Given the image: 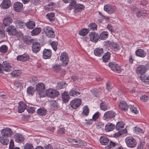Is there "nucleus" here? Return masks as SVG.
Returning <instances> with one entry per match:
<instances>
[{
	"label": "nucleus",
	"mask_w": 149,
	"mask_h": 149,
	"mask_svg": "<svg viewBox=\"0 0 149 149\" xmlns=\"http://www.w3.org/2000/svg\"><path fill=\"white\" fill-rule=\"evenodd\" d=\"M45 86L41 82L38 83L36 86V90L38 92V95L40 97H44L45 93Z\"/></svg>",
	"instance_id": "obj_3"
},
{
	"label": "nucleus",
	"mask_w": 149,
	"mask_h": 149,
	"mask_svg": "<svg viewBox=\"0 0 149 149\" xmlns=\"http://www.w3.org/2000/svg\"><path fill=\"white\" fill-rule=\"evenodd\" d=\"M103 53V49L102 48H97L94 50V53L97 56H102Z\"/></svg>",
	"instance_id": "obj_30"
},
{
	"label": "nucleus",
	"mask_w": 149,
	"mask_h": 149,
	"mask_svg": "<svg viewBox=\"0 0 149 149\" xmlns=\"http://www.w3.org/2000/svg\"><path fill=\"white\" fill-rule=\"evenodd\" d=\"M100 109L104 111L108 110L109 108V107L107 103L106 102L102 101L100 104Z\"/></svg>",
	"instance_id": "obj_29"
},
{
	"label": "nucleus",
	"mask_w": 149,
	"mask_h": 149,
	"mask_svg": "<svg viewBox=\"0 0 149 149\" xmlns=\"http://www.w3.org/2000/svg\"><path fill=\"white\" fill-rule=\"evenodd\" d=\"M110 47L115 52L118 51L120 50V47L119 45L116 43L113 42H111L109 44Z\"/></svg>",
	"instance_id": "obj_25"
},
{
	"label": "nucleus",
	"mask_w": 149,
	"mask_h": 149,
	"mask_svg": "<svg viewBox=\"0 0 149 149\" xmlns=\"http://www.w3.org/2000/svg\"><path fill=\"white\" fill-rule=\"evenodd\" d=\"M50 104L51 107L56 109L58 107V105L56 101L52 100L49 102Z\"/></svg>",
	"instance_id": "obj_43"
},
{
	"label": "nucleus",
	"mask_w": 149,
	"mask_h": 149,
	"mask_svg": "<svg viewBox=\"0 0 149 149\" xmlns=\"http://www.w3.org/2000/svg\"><path fill=\"white\" fill-rule=\"evenodd\" d=\"M81 103V100L80 99H76L72 100L70 102V105L73 109L78 107Z\"/></svg>",
	"instance_id": "obj_8"
},
{
	"label": "nucleus",
	"mask_w": 149,
	"mask_h": 149,
	"mask_svg": "<svg viewBox=\"0 0 149 149\" xmlns=\"http://www.w3.org/2000/svg\"><path fill=\"white\" fill-rule=\"evenodd\" d=\"M30 58L29 55L27 54L17 56V59L18 61L25 62L29 60Z\"/></svg>",
	"instance_id": "obj_17"
},
{
	"label": "nucleus",
	"mask_w": 149,
	"mask_h": 149,
	"mask_svg": "<svg viewBox=\"0 0 149 149\" xmlns=\"http://www.w3.org/2000/svg\"><path fill=\"white\" fill-rule=\"evenodd\" d=\"M11 5V2L10 0H3L1 6L3 9H6L10 7Z\"/></svg>",
	"instance_id": "obj_20"
},
{
	"label": "nucleus",
	"mask_w": 149,
	"mask_h": 149,
	"mask_svg": "<svg viewBox=\"0 0 149 149\" xmlns=\"http://www.w3.org/2000/svg\"><path fill=\"white\" fill-rule=\"evenodd\" d=\"M43 30L45 35L48 37L53 38L55 37V35L54 32L50 26H45L43 28Z\"/></svg>",
	"instance_id": "obj_4"
},
{
	"label": "nucleus",
	"mask_w": 149,
	"mask_h": 149,
	"mask_svg": "<svg viewBox=\"0 0 149 149\" xmlns=\"http://www.w3.org/2000/svg\"><path fill=\"white\" fill-rule=\"evenodd\" d=\"M12 22V18L9 17H6L4 18L3 20V25L5 26H7Z\"/></svg>",
	"instance_id": "obj_27"
},
{
	"label": "nucleus",
	"mask_w": 149,
	"mask_h": 149,
	"mask_svg": "<svg viewBox=\"0 0 149 149\" xmlns=\"http://www.w3.org/2000/svg\"><path fill=\"white\" fill-rule=\"evenodd\" d=\"M5 31L3 28L1 26H0V37L2 38L5 37Z\"/></svg>",
	"instance_id": "obj_60"
},
{
	"label": "nucleus",
	"mask_w": 149,
	"mask_h": 149,
	"mask_svg": "<svg viewBox=\"0 0 149 149\" xmlns=\"http://www.w3.org/2000/svg\"><path fill=\"white\" fill-rule=\"evenodd\" d=\"M88 26L91 30L93 31L97 29V25L94 23H91L88 25Z\"/></svg>",
	"instance_id": "obj_57"
},
{
	"label": "nucleus",
	"mask_w": 149,
	"mask_h": 149,
	"mask_svg": "<svg viewBox=\"0 0 149 149\" xmlns=\"http://www.w3.org/2000/svg\"><path fill=\"white\" fill-rule=\"evenodd\" d=\"M125 142L127 146L130 148H134L137 145L136 139L132 137H127L125 139Z\"/></svg>",
	"instance_id": "obj_1"
},
{
	"label": "nucleus",
	"mask_w": 149,
	"mask_h": 149,
	"mask_svg": "<svg viewBox=\"0 0 149 149\" xmlns=\"http://www.w3.org/2000/svg\"><path fill=\"white\" fill-rule=\"evenodd\" d=\"M100 141L102 145H106L109 142V140L106 136H102L100 139Z\"/></svg>",
	"instance_id": "obj_33"
},
{
	"label": "nucleus",
	"mask_w": 149,
	"mask_h": 149,
	"mask_svg": "<svg viewBox=\"0 0 149 149\" xmlns=\"http://www.w3.org/2000/svg\"><path fill=\"white\" fill-rule=\"evenodd\" d=\"M32 49L34 52H38L40 49V44L38 42H33L32 46Z\"/></svg>",
	"instance_id": "obj_21"
},
{
	"label": "nucleus",
	"mask_w": 149,
	"mask_h": 149,
	"mask_svg": "<svg viewBox=\"0 0 149 149\" xmlns=\"http://www.w3.org/2000/svg\"><path fill=\"white\" fill-rule=\"evenodd\" d=\"M46 95L48 97L51 98H54L59 95V92L57 91L52 89L47 90L46 92Z\"/></svg>",
	"instance_id": "obj_6"
},
{
	"label": "nucleus",
	"mask_w": 149,
	"mask_h": 149,
	"mask_svg": "<svg viewBox=\"0 0 149 149\" xmlns=\"http://www.w3.org/2000/svg\"><path fill=\"white\" fill-rule=\"evenodd\" d=\"M21 73V71L19 70H15L11 73V74L13 77H17Z\"/></svg>",
	"instance_id": "obj_54"
},
{
	"label": "nucleus",
	"mask_w": 149,
	"mask_h": 149,
	"mask_svg": "<svg viewBox=\"0 0 149 149\" xmlns=\"http://www.w3.org/2000/svg\"><path fill=\"white\" fill-rule=\"evenodd\" d=\"M73 143L74 145H79L80 146H85L86 145V143L79 140L76 141L74 139L73 141Z\"/></svg>",
	"instance_id": "obj_50"
},
{
	"label": "nucleus",
	"mask_w": 149,
	"mask_h": 149,
	"mask_svg": "<svg viewBox=\"0 0 149 149\" xmlns=\"http://www.w3.org/2000/svg\"><path fill=\"white\" fill-rule=\"evenodd\" d=\"M55 3L53 2H51L47 5L46 7V9L48 11L53 10L54 9Z\"/></svg>",
	"instance_id": "obj_46"
},
{
	"label": "nucleus",
	"mask_w": 149,
	"mask_h": 149,
	"mask_svg": "<svg viewBox=\"0 0 149 149\" xmlns=\"http://www.w3.org/2000/svg\"><path fill=\"white\" fill-rule=\"evenodd\" d=\"M35 25V23L33 21H29L26 23V26L29 29H33Z\"/></svg>",
	"instance_id": "obj_36"
},
{
	"label": "nucleus",
	"mask_w": 149,
	"mask_h": 149,
	"mask_svg": "<svg viewBox=\"0 0 149 149\" xmlns=\"http://www.w3.org/2000/svg\"><path fill=\"white\" fill-rule=\"evenodd\" d=\"M135 132L136 134H138L141 133H143L144 131L141 128H140L139 127H136Z\"/></svg>",
	"instance_id": "obj_62"
},
{
	"label": "nucleus",
	"mask_w": 149,
	"mask_h": 149,
	"mask_svg": "<svg viewBox=\"0 0 149 149\" xmlns=\"http://www.w3.org/2000/svg\"><path fill=\"white\" fill-rule=\"evenodd\" d=\"M6 30L9 35L12 36H14L17 31L16 27L12 25L9 26L6 28Z\"/></svg>",
	"instance_id": "obj_10"
},
{
	"label": "nucleus",
	"mask_w": 149,
	"mask_h": 149,
	"mask_svg": "<svg viewBox=\"0 0 149 149\" xmlns=\"http://www.w3.org/2000/svg\"><path fill=\"white\" fill-rule=\"evenodd\" d=\"M89 31V29H82L79 31V34L80 36H85L88 33Z\"/></svg>",
	"instance_id": "obj_45"
},
{
	"label": "nucleus",
	"mask_w": 149,
	"mask_h": 149,
	"mask_svg": "<svg viewBox=\"0 0 149 149\" xmlns=\"http://www.w3.org/2000/svg\"><path fill=\"white\" fill-rule=\"evenodd\" d=\"M116 115V113L113 111H108L105 112L104 117L107 119H111L114 118Z\"/></svg>",
	"instance_id": "obj_15"
},
{
	"label": "nucleus",
	"mask_w": 149,
	"mask_h": 149,
	"mask_svg": "<svg viewBox=\"0 0 149 149\" xmlns=\"http://www.w3.org/2000/svg\"><path fill=\"white\" fill-rule=\"evenodd\" d=\"M52 55L51 50L50 49H45L42 53V57L44 59H49Z\"/></svg>",
	"instance_id": "obj_14"
},
{
	"label": "nucleus",
	"mask_w": 149,
	"mask_h": 149,
	"mask_svg": "<svg viewBox=\"0 0 149 149\" xmlns=\"http://www.w3.org/2000/svg\"><path fill=\"white\" fill-rule=\"evenodd\" d=\"M89 113V110L88 107L85 106L83 108V111L82 112V115L83 116H87Z\"/></svg>",
	"instance_id": "obj_51"
},
{
	"label": "nucleus",
	"mask_w": 149,
	"mask_h": 149,
	"mask_svg": "<svg viewBox=\"0 0 149 149\" xmlns=\"http://www.w3.org/2000/svg\"><path fill=\"white\" fill-rule=\"evenodd\" d=\"M15 141L18 143H22L24 140V136L20 134L16 133L14 136Z\"/></svg>",
	"instance_id": "obj_16"
},
{
	"label": "nucleus",
	"mask_w": 149,
	"mask_h": 149,
	"mask_svg": "<svg viewBox=\"0 0 149 149\" xmlns=\"http://www.w3.org/2000/svg\"><path fill=\"white\" fill-rule=\"evenodd\" d=\"M53 68L55 71L58 72L61 70V66L59 64H55L53 66Z\"/></svg>",
	"instance_id": "obj_53"
},
{
	"label": "nucleus",
	"mask_w": 149,
	"mask_h": 149,
	"mask_svg": "<svg viewBox=\"0 0 149 149\" xmlns=\"http://www.w3.org/2000/svg\"><path fill=\"white\" fill-rule=\"evenodd\" d=\"M141 79V81L146 84L149 83V78L148 77L145 75H141L140 76Z\"/></svg>",
	"instance_id": "obj_48"
},
{
	"label": "nucleus",
	"mask_w": 149,
	"mask_h": 149,
	"mask_svg": "<svg viewBox=\"0 0 149 149\" xmlns=\"http://www.w3.org/2000/svg\"><path fill=\"white\" fill-rule=\"evenodd\" d=\"M147 70L146 66L143 65H140L137 69L136 72L141 75L144 74Z\"/></svg>",
	"instance_id": "obj_22"
},
{
	"label": "nucleus",
	"mask_w": 149,
	"mask_h": 149,
	"mask_svg": "<svg viewBox=\"0 0 149 149\" xmlns=\"http://www.w3.org/2000/svg\"><path fill=\"white\" fill-rule=\"evenodd\" d=\"M8 47L6 45H3L0 47V52L2 54L6 53L8 50Z\"/></svg>",
	"instance_id": "obj_49"
},
{
	"label": "nucleus",
	"mask_w": 149,
	"mask_h": 149,
	"mask_svg": "<svg viewBox=\"0 0 149 149\" xmlns=\"http://www.w3.org/2000/svg\"><path fill=\"white\" fill-rule=\"evenodd\" d=\"M112 86L111 84L109 81H107L106 83V88L107 90L109 91L111 88Z\"/></svg>",
	"instance_id": "obj_64"
},
{
	"label": "nucleus",
	"mask_w": 149,
	"mask_h": 149,
	"mask_svg": "<svg viewBox=\"0 0 149 149\" xmlns=\"http://www.w3.org/2000/svg\"><path fill=\"white\" fill-rule=\"evenodd\" d=\"M117 144V143L114 142H113L112 141H111L109 145H108L107 149H110L111 148L116 146Z\"/></svg>",
	"instance_id": "obj_59"
},
{
	"label": "nucleus",
	"mask_w": 149,
	"mask_h": 149,
	"mask_svg": "<svg viewBox=\"0 0 149 149\" xmlns=\"http://www.w3.org/2000/svg\"><path fill=\"white\" fill-rule=\"evenodd\" d=\"M42 31L40 27H36L33 29L31 32V35L32 36H36L39 34Z\"/></svg>",
	"instance_id": "obj_31"
},
{
	"label": "nucleus",
	"mask_w": 149,
	"mask_h": 149,
	"mask_svg": "<svg viewBox=\"0 0 149 149\" xmlns=\"http://www.w3.org/2000/svg\"><path fill=\"white\" fill-rule=\"evenodd\" d=\"M129 107L126 102L124 101L120 102L119 105V108L124 111H127Z\"/></svg>",
	"instance_id": "obj_26"
},
{
	"label": "nucleus",
	"mask_w": 149,
	"mask_h": 149,
	"mask_svg": "<svg viewBox=\"0 0 149 149\" xmlns=\"http://www.w3.org/2000/svg\"><path fill=\"white\" fill-rule=\"evenodd\" d=\"M15 24L20 29L24 28L26 26L25 22L20 20H17L15 21Z\"/></svg>",
	"instance_id": "obj_35"
},
{
	"label": "nucleus",
	"mask_w": 149,
	"mask_h": 149,
	"mask_svg": "<svg viewBox=\"0 0 149 149\" xmlns=\"http://www.w3.org/2000/svg\"><path fill=\"white\" fill-rule=\"evenodd\" d=\"M14 36H15L19 40L22 39L24 37L23 34L21 31L17 32V31H16V34H15Z\"/></svg>",
	"instance_id": "obj_52"
},
{
	"label": "nucleus",
	"mask_w": 149,
	"mask_h": 149,
	"mask_svg": "<svg viewBox=\"0 0 149 149\" xmlns=\"http://www.w3.org/2000/svg\"><path fill=\"white\" fill-rule=\"evenodd\" d=\"M62 98L63 102L66 103L68 102L69 97L68 93L67 92H64L62 94Z\"/></svg>",
	"instance_id": "obj_40"
},
{
	"label": "nucleus",
	"mask_w": 149,
	"mask_h": 149,
	"mask_svg": "<svg viewBox=\"0 0 149 149\" xmlns=\"http://www.w3.org/2000/svg\"><path fill=\"white\" fill-rule=\"evenodd\" d=\"M60 61L61 62L62 66H66L68 64L69 58L68 54L65 52L61 53L60 58Z\"/></svg>",
	"instance_id": "obj_2"
},
{
	"label": "nucleus",
	"mask_w": 149,
	"mask_h": 149,
	"mask_svg": "<svg viewBox=\"0 0 149 149\" xmlns=\"http://www.w3.org/2000/svg\"><path fill=\"white\" fill-rule=\"evenodd\" d=\"M36 112L40 116H45L46 114L47 110L44 108H40L37 110Z\"/></svg>",
	"instance_id": "obj_41"
},
{
	"label": "nucleus",
	"mask_w": 149,
	"mask_h": 149,
	"mask_svg": "<svg viewBox=\"0 0 149 149\" xmlns=\"http://www.w3.org/2000/svg\"><path fill=\"white\" fill-rule=\"evenodd\" d=\"M22 40L25 43L28 45H30L34 42V39L32 38L29 36H25L23 38Z\"/></svg>",
	"instance_id": "obj_23"
},
{
	"label": "nucleus",
	"mask_w": 149,
	"mask_h": 149,
	"mask_svg": "<svg viewBox=\"0 0 149 149\" xmlns=\"http://www.w3.org/2000/svg\"><path fill=\"white\" fill-rule=\"evenodd\" d=\"M13 7L16 12H19L22 10L23 6L22 3L19 2H17L14 4Z\"/></svg>",
	"instance_id": "obj_13"
},
{
	"label": "nucleus",
	"mask_w": 149,
	"mask_h": 149,
	"mask_svg": "<svg viewBox=\"0 0 149 149\" xmlns=\"http://www.w3.org/2000/svg\"><path fill=\"white\" fill-rule=\"evenodd\" d=\"M130 110L131 111L134 113L137 114L139 112V111L137 110L136 107L134 105H129Z\"/></svg>",
	"instance_id": "obj_55"
},
{
	"label": "nucleus",
	"mask_w": 149,
	"mask_h": 149,
	"mask_svg": "<svg viewBox=\"0 0 149 149\" xmlns=\"http://www.w3.org/2000/svg\"><path fill=\"white\" fill-rule=\"evenodd\" d=\"M115 128V125L111 123H108L105 126L106 131L109 132L112 131Z\"/></svg>",
	"instance_id": "obj_38"
},
{
	"label": "nucleus",
	"mask_w": 149,
	"mask_h": 149,
	"mask_svg": "<svg viewBox=\"0 0 149 149\" xmlns=\"http://www.w3.org/2000/svg\"><path fill=\"white\" fill-rule=\"evenodd\" d=\"M55 14L54 13H48L46 15V17L51 22H53L54 20Z\"/></svg>",
	"instance_id": "obj_42"
},
{
	"label": "nucleus",
	"mask_w": 149,
	"mask_h": 149,
	"mask_svg": "<svg viewBox=\"0 0 149 149\" xmlns=\"http://www.w3.org/2000/svg\"><path fill=\"white\" fill-rule=\"evenodd\" d=\"M133 12L135 13L137 17H140L141 16L144 15L145 14L147 13V10H139L136 8H133Z\"/></svg>",
	"instance_id": "obj_11"
},
{
	"label": "nucleus",
	"mask_w": 149,
	"mask_h": 149,
	"mask_svg": "<svg viewBox=\"0 0 149 149\" xmlns=\"http://www.w3.org/2000/svg\"><path fill=\"white\" fill-rule=\"evenodd\" d=\"M124 127V126L123 123L121 121L119 122L116 124V129L120 131L125 132V130L123 129Z\"/></svg>",
	"instance_id": "obj_34"
},
{
	"label": "nucleus",
	"mask_w": 149,
	"mask_h": 149,
	"mask_svg": "<svg viewBox=\"0 0 149 149\" xmlns=\"http://www.w3.org/2000/svg\"><path fill=\"white\" fill-rule=\"evenodd\" d=\"M80 92L78 89L76 87L72 88L69 92V95L72 96L76 97L79 95Z\"/></svg>",
	"instance_id": "obj_19"
},
{
	"label": "nucleus",
	"mask_w": 149,
	"mask_h": 149,
	"mask_svg": "<svg viewBox=\"0 0 149 149\" xmlns=\"http://www.w3.org/2000/svg\"><path fill=\"white\" fill-rule=\"evenodd\" d=\"M9 138L3 136L0 137V142L3 145H7L9 142Z\"/></svg>",
	"instance_id": "obj_39"
},
{
	"label": "nucleus",
	"mask_w": 149,
	"mask_h": 149,
	"mask_svg": "<svg viewBox=\"0 0 149 149\" xmlns=\"http://www.w3.org/2000/svg\"><path fill=\"white\" fill-rule=\"evenodd\" d=\"M1 134L3 136L9 138L13 135V132L10 128L7 127L2 130Z\"/></svg>",
	"instance_id": "obj_7"
},
{
	"label": "nucleus",
	"mask_w": 149,
	"mask_h": 149,
	"mask_svg": "<svg viewBox=\"0 0 149 149\" xmlns=\"http://www.w3.org/2000/svg\"><path fill=\"white\" fill-rule=\"evenodd\" d=\"M100 115V113L98 112H96L93 115L92 117V119L94 121L97 120Z\"/></svg>",
	"instance_id": "obj_61"
},
{
	"label": "nucleus",
	"mask_w": 149,
	"mask_h": 149,
	"mask_svg": "<svg viewBox=\"0 0 149 149\" xmlns=\"http://www.w3.org/2000/svg\"><path fill=\"white\" fill-rule=\"evenodd\" d=\"M84 7V6L82 4H77L74 6V12L75 13H77L80 11L83 10Z\"/></svg>",
	"instance_id": "obj_32"
},
{
	"label": "nucleus",
	"mask_w": 149,
	"mask_h": 149,
	"mask_svg": "<svg viewBox=\"0 0 149 149\" xmlns=\"http://www.w3.org/2000/svg\"><path fill=\"white\" fill-rule=\"evenodd\" d=\"M27 92L29 94L32 95L35 92L34 89L31 86L27 88Z\"/></svg>",
	"instance_id": "obj_56"
},
{
	"label": "nucleus",
	"mask_w": 149,
	"mask_h": 149,
	"mask_svg": "<svg viewBox=\"0 0 149 149\" xmlns=\"http://www.w3.org/2000/svg\"><path fill=\"white\" fill-rule=\"evenodd\" d=\"M109 66L111 70L116 72L119 73L121 71L120 67L115 62H110L109 64Z\"/></svg>",
	"instance_id": "obj_5"
},
{
	"label": "nucleus",
	"mask_w": 149,
	"mask_h": 149,
	"mask_svg": "<svg viewBox=\"0 0 149 149\" xmlns=\"http://www.w3.org/2000/svg\"><path fill=\"white\" fill-rule=\"evenodd\" d=\"M108 36V32L106 31L103 32L100 34V38L102 40L106 39Z\"/></svg>",
	"instance_id": "obj_47"
},
{
	"label": "nucleus",
	"mask_w": 149,
	"mask_h": 149,
	"mask_svg": "<svg viewBox=\"0 0 149 149\" xmlns=\"http://www.w3.org/2000/svg\"><path fill=\"white\" fill-rule=\"evenodd\" d=\"M58 45L57 42L53 41L51 43V45L53 49L55 51H56L57 49V46Z\"/></svg>",
	"instance_id": "obj_58"
},
{
	"label": "nucleus",
	"mask_w": 149,
	"mask_h": 149,
	"mask_svg": "<svg viewBox=\"0 0 149 149\" xmlns=\"http://www.w3.org/2000/svg\"><path fill=\"white\" fill-rule=\"evenodd\" d=\"M116 8L110 4H106L104 6V10L109 14L113 13L115 11Z\"/></svg>",
	"instance_id": "obj_9"
},
{
	"label": "nucleus",
	"mask_w": 149,
	"mask_h": 149,
	"mask_svg": "<svg viewBox=\"0 0 149 149\" xmlns=\"http://www.w3.org/2000/svg\"><path fill=\"white\" fill-rule=\"evenodd\" d=\"M67 85L64 82L61 81L58 83L57 85L56 86V88L60 89L65 88Z\"/></svg>",
	"instance_id": "obj_44"
},
{
	"label": "nucleus",
	"mask_w": 149,
	"mask_h": 149,
	"mask_svg": "<svg viewBox=\"0 0 149 149\" xmlns=\"http://www.w3.org/2000/svg\"><path fill=\"white\" fill-rule=\"evenodd\" d=\"M135 53L137 56L142 58L145 57L146 55V52L144 50L141 49H137L136 50Z\"/></svg>",
	"instance_id": "obj_24"
},
{
	"label": "nucleus",
	"mask_w": 149,
	"mask_h": 149,
	"mask_svg": "<svg viewBox=\"0 0 149 149\" xmlns=\"http://www.w3.org/2000/svg\"><path fill=\"white\" fill-rule=\"evenodd\" d=\"M90 40L94 42H97L99 38L98 34L95 32H90L89 34Z\"/></svg>",
	"instance_id": "obj_12"
},
{
	"label": "nucleus",
	"mask_w": 149,
	"mask_h": 149,
	"mask_svg": "<svg viewBox=\"0 0 149 149\" xmlns=\"http://www.w3.org/2000/svg\"><path fill=\"white\" fill-rule=\"evenodd\" d=\"M110 53L107 52L105 53L102 57V60L103 62H107L109 60L110 58Z\"/></svg>",
	"instance_id": "obj_37"
},
{
	"label": "nucleus",
	"mask_w": 149,
	"mask_h": 149,
	"mask_svg": "<svg viewBox=\"0 0 149 149\" xmlns=\"http://www.w3.org/2000/svg\"><path fill=\"white\" fill-rule=\"evenodd\" d=\"M19 106H18V111L19 113H21L23 112L26 109L27 105L23 101H20L18 103Z\"/></svg>",
	"instance_id": "obj_18"
},
{
	"label": "nucleus",
	"mask_w": 149,
	"mask_h": 149,
	"mask_svg": "<svg viewBox=\"0 0 149 149\" xmlns=\"http://www.w3.org/2000/svg\"><path fill=\"white\" fill-rule=\"evenodd\" d=\"M24 149H33V145L29 143H26L24 146Z\"/></svg>",
	"instance_id": "obj_63"
},
{
	"label": "nucleus",
	"mask_w": 149,
	"mask_h": 149,
	"mask_svg": "<svg viewBox=\"0 0 149 149\" xmlns=\"http://www.w3.org/2000/svg\"><path fill=\"white\" fill-rule=\"evenodd\" d=\"M2 67L3 70L7 72L9 71L11 68V67L10 64L6 61L3 62L2 64Z\"/></svg>",
	"instance_id": "obj_28"
}]
</instances>
